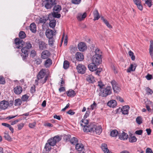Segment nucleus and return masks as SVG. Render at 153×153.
Here are the masks:
<instances>
[{
    "mask_svg": "<svg viewBox=\"0 0 153 153\" xmlns=\"http://www.w3.org/2000/svg\"><path fill=\"white\" fill-rule=\"evenodd\" d=\"M15 43L16 45V48L20 49L22 52L21 56L23 60H25L28 56L29 50L25 47H23L25 42L21 39L16 38L15 39Z\"/></svg>",
    "mask_w": 153,
    "mask_h": 153,
    "instance_id": "nucleus-1",
    "label": "nucleus"
},
{
    "mask_svg": "<svg viewBox=\"0 0 153 153\" xmlns=\"http://www.w3.org/2000/svg\"><path fill=\"white\" fill-rule=\"evenodd\" d=\"M89 129L85 130L88 131V132L95 133L97 134H100L102 131V127L101 126H97L94 123H92L90 124Z\"/></svg>",
    "mask_w": 153,
    "mask_h": 153,
    "instance_id": "nucleus-2",
    "label": "nucleus"
},
{
    "mask_svg": "<svg viewBox=\"0 0 153 153\" xmlns=\"http://www.w3.org/2000/svg\"><path fill=\"white\" fill-rule=\"evenodd\" d=\"M111 93V89L110 86L107 87L106 88H103L100 90L99 95L102 97H105L110 95Z\"/></svg>",
    "mask_w": 153,
    "mask_h": 153,
    "instance_id": "nucleus-3",
    "label": "nucleus"
},
{
    "mask_svg": "<svg viewBox=\"0 0 153 153\" xmlns=\"http://www.w3.org/2000/svg\"><path fill=\"white\" fill-rule=\"evenodd\" d=\"M45 74V73L42 70H41L38 74L37 75V78L38 80H40L39 82L42 84L45 83L48 77L46 76L43 80L42 79L43 78Z\"/></svg>",
    "mask_w": 153,
    "mask_h": 153,
    "instance_id": "nucleus-4",
    "label": "nucleus"
},
{
    "mask_svg": "<svg viewBox=\"0 0 153 153\" xmlns=\"http://www.w3.org/2000/svg\"><path fill=\"white\" fill-rule=\"evenodd\" d=\"M61 140V138L58 136H56L54 137L53 138H51L48 141V142L50 144V146H54L56 143L59 142Z\"/></svg>",
    "mask_w": 153,
    "mask_h": 153,
    "instance_id": "nucleus-5",
    "label": "nucleus"
},
{
    "mask_svg": "<svg viewBox=\"0 0 153 153\" xmlns=\"http://www.w3.org/2000/svg\"><path fill=\"white\" fill-rule=\"evenodd\" d=\"M114 92V93H118L121 90V88L117 82L113 80L111 82Z\"/></svg>",
    "mask_w": 153,
    "mask_h": 153,
    "instance_id": "nucleus-6",
    "label": "nucleus"
},
{
    "mask_svg": "<svg viewBox=\"0 0 153 153\" xmlns=\"http://www.w3.org/2000/svg\"><path fill=\"white\" fill-rule=\"evenodd\" d=\"M88 121L82 119L80 121V124L81 126L84 127L83 128V130L84 132H88L87 130L85 131V130L89 129V127L90 126V125L88 124Z\"/></svg>",
    "mask_w": 153,
    "mask_h": 153,
    "instance_id": "nucleus-7",
    "label": "nucleus"
},
{
    "mask_svg": "<svg viewBox=\"0 0 153 153\" xmlns=\"http://www.w3.org/2000/svg\"><path fill=\"white\" fill-rule=\"evenodd\" d=\"M56 0H50L47 1V3L45 4V7L47 9H51L53 6L56 5Z\"/></svg>",
    "mask_w": 153,
    "mask_h": 153,
    "instance_id": "nucleus-8",
    "label": "nucleus"
},
{
    "mask_svg": "<svg viewBox=\"0 0 153 153\" xmlns=\"http://www.w3.org/2000/svg\"><path fill=\"white\" fill-rule=\"evenodd\" d=\"M92 62H94V63H95V64L97 65H98L102 62V60L101 57L93 56L92 58Z\"/></svg>",
    "mask_w": 153,
    "mask_h": 153,
    "instance_id": "nucleus-9",
    "label": "nucleus"
},
{
    "mask_svg": "<svg viewBox=\"0 0 153 153\" xmlns=\"http://www.w3.org/2000/svg\"><path fill=\"white\" fill-rule=\"evenodd\" d=\"M76 69L78 73L84 74L85 72L86 68L84 65L82 64H79L77 66Z\"/></svg>",
    "mask_w": 153,
    "mask_h": 153,
    "instance_id": "nucleus-10",
    "label": "nucleus"
},
{
    "mask_svg": "<svg viewBox=\"0 0 153 153\" xmlns=\"http://www.w3.org/2000/svg\"><path fill=\"white\" fill-rule=\"evenodd\" d=\"M9 105L8 101L3 100L0 102V108L3 110L7 108Z\"/></svg>",
    "mask_w": 153,
    "mask_h": 153,
    "instance_id": "nucleus-11",
    "label": "nucleus"
},
{
    "mask_svg": "<svg viewBox=\"0 0 153 153\" xmlns=\"http://www.w3.org/2000/svg\"><path fill=\"white\" fill-rule=\"evenodd\" d=\"M78 47L79 50L81 51H84L87 49V46L83 42H80L78 45Z\"/></svg>",
    "mask_w": 153,
    "mask_h": 153,
    "instance_id": "nucleus-12",
    "label": "nucleus"
},
{
    "mask_svg": "<svg viewBox=\"0 0 153 153\" xmlns=\"http://www.w3.org/2000/svg\"><path fill=\"white\" fill-rule=\"evenodd\" d=\"M54 31L51 29L47 30L45 32V35L48 38H53L54 35H55V33L54 34Z\"/></svg>",
    "mask_w": 153,
    "mask_h": 153,
    "instance_id": "nucleus-13",
    "label": "nucleus"
},
{
    "mask_svg": "<svg viewBox=\"0 0 153 153\" xmlns=\"http://www.w3.org/2000/svg\"><path fill=\"white\" fill-rule=\"evenodd\" d=\"M39 48L40 50H42L47 48V45L45 42L43 41H40L38 42Z\"/></svg>",
    "mask_w": 153,
    "mask_h": 153,
    "instance_id": "nucleus-14",
    "label": "nucleus"
},
{
    "mask_svg": "<svg viewBox=\"0 0 153 153\" xmlns=\"http://www.w3.org/2000/svg\"><path fill=\"white\" fill-rule=\"evenodd\" d=\"M97 65L95 64V63L92 62V63L89 64L88 65V67L89 70L92 71H96L97 68Z\"/></svg>",
    "mask_w": 153,
    "mask_h": 153,
    "instance_id": "nucleus-15",
    "label": "nucleus"
},
{
    "mask_svg": "<svg viewBox=\"0 0 153 153\" xmlns=\"http://www.w3.org/2000/svg\"><path fill=\"white\" fill-rule=\"evenodd\" d=\"M14 93L16 94H19L22 91V88L20 86H17L15 87L14 89Z\"/></svg>",
    "mask_w": 153,
    "mask_h": 153,
    "instance_id": "nucleus-16",
    "label": "nucleus"
},
{
    "mask_svg": "<svg viewBox=\"0 0 153 153\" xmlns=\"http://www.w3.org/2000/svg\"><path fill=\"white\" fill-rule=\"evenodd\" d=\"M75 57L76 59L79 61H82L84 59V56L82 53L80 52L77 53L76 54Z\"/></svg>",
    "mask_w": 153,
    "mask_h": 153,
    "instance_id": "nucleus-17",
    "label": "nucleus"
},
{
    "mask_svg": "<svg viewBox=\"0 0 153 153\" xmlns=\"http://www.w3.org/2000/svg\"><path fill=\"white\" fill-rule=\"evenodd\" d=\"M86 16V13H84L82 15L81 13H78L77 16V19L79 21L83 20Z\"/></svg>",
    "mask_w": 153,
    "mask_h": 153,
    "instance_id": "nucleus-18",
    "label": "nucleus"
},
{
    "mask_svg": "<svg viewBox=\"0 0 153 153\" xmlns=\"http://www.w3.org/2000/svg\"><path fill=\"white\" fill-rule=\"evenodd\" d=\"M119 138L121 140H126L128 138V134L123 131L122 132L121 134H119Z\"/></svg>",
    "mask_w": 153,
    "mask_h": 153,
    "instance_id": "nucleus-19",
    "label": "nucleus"
},
{
    "mask_svg": "<svg viewBox=\"0 0 153 153\" xmlns=\"http://www.w3.org/2000/svg\"><path fill=\"white\" fill-rule=\"evenodd\" d=\"M129 107L128 105H125L121 109V110L123 114H127L128 112Z\"/></svg>",
    "mask_w": 153,
    "mask_h": 153,
    "instance_id": "nucleus-20",
    "label": "nucleus"
},
{
    "mask_svg": "<svg viewBox=\"0 0 153 153\" xmlns=\"http://www.w3.org/2000/svg\"><path fill=\"white\" fill-rule=\"evenodd\" d=\"M86 79L89 82L94 83L95 81L94 77L91 75H88L86 76Z\"/></svg>",
    "mask_w": 153,
    "mask_h": 153,
    "instance_id": "nucleus-21",
    "label": "nucleus"
},
{
    "mask_svg": "<svg viewBox=\"0 0 153 153\" xmlns=\"http://www.w3.org/2000/svg\"><path fill=\"white\" fill-rule=\"evenodd\" d=\"M76 149L78 151H82L84 149V146L82 144L77 143L76 145Z\"/></svg>",
    "mask_w": 153,
    "mask_h": 153,
    "instance_id": "nucleus-22",
    "label": "nucleus"
},
{
    "mask_svg": "<svg viewBox=\"0 0 153 153\" xmlns=\"http://www.w3.org/2000/svg\"><path fill=\"white\" fill-rule=\"evenodd\" d=\"M49 55L50 53L48 51L45 50L42 52L41 57L43 59H45L47 58Z\"/></svg>",
    "mask_w": 153,
    "mask_h": 153,
    "instance_id": "nucleus-23",
    "label": "nucleus"
},
{
    "mask_svg": "<svg viewBox=\"0 0 153 153\" xmlns=\"http://www.w3.org/2000/svg\"><path fill=\"white\" fill-rule=\"evenodd\" d=\"M150 45L149 49V53L152 58L153 57V41L151 40L150 41Z\"/></svg>",
    "mask_w": 153,
    "mask_h": 153,
    "instance_id": "nucleus-24",
    "label": "nucleus"
},
{
    "mask_svg": "<svg viewBox=\"0 0 153 153\" xmlns=\"http://www.w3.org/2000/svg\"><path fill=\"white\" fill-rule=\"evenodd\" d=\"M137 66V65L135 63H134V65L131 64L130 67L127 69V72H130L131 71H135Z\"/></svg>",
    "mask_w": 153,
    "mask_h": 153,
    "instance_id": "nucleus-25",
    "label": "nucleus"
},
{
    "mask_svg": "<svg viewBox=\"0 0 153 153\" xmlns=\"http://www.w3.org/2000/svg\"><path fill=\"white\" fill-rule=\"evenodd\" d=\"M117 102L114 100H112L109 101L107 103L108 106L110 107H114L117 105Z\"/></svg>",
    "mask_w": 153,
    "mask_h": 153,
    "instance_id": "nucleus-26",
    "label": "nucleus"
},
{
    "mask_svg": "<svg viewBox=\"0 0 153 153\" xmlns=\"http://www.w3.org/2000/svg\"><path fill=\"white\" fill-rule=\"evenodd\" d=\"M101 147L105 153H109V150L108 149L106 144L105 143L102 144Z\"/></svg>",
    "mask_w": 153,
    "mask_h": 153,
    "instance_id": "nucleus-27",
    "label": "nucleus"
},
{
    "mask_svg": "<svg viewBox=\"0 0 153 153\" xmlns=\"http://www.w3.org/2000/svg\"><path fill=\"white\" fill-rule=\"evenodd\" d=\"M54 6V7L53 8V12H56V13H59L61 10L62 7L61 6L57 5Z\"/></svg>",
    "mask_w": 153,
    "mask_h": 153,
    "instance_id": "nucleus-28",
    "label": "nucleus"
},
{
    "mask_svg": "<svg viewBox=\"0 0 153 153\" xmlns=\"http://www.w3.org/2000/svg\"><path fill=\"white\" fill-rule=\"evenodd\" d=\"M94 20H98L100 18L99 14L97 10H95L93 12Z\"/></svg>",
    "mask_w": 153,
    "mask_h": 153,
    "instance_id": "nucleus-29",
    "label": "nucleus"
},
{
    "mask_svg": "<svg viewBox=\"0 0 153 153\" xmlns=\"http://www.w3.org/2000/svg\"><path fill=\"white\" fill-rule=\"evenodd\" d=\"M75 92L72 90H70L66 92V94L68 97H74L76 95Z\"/></svg>",
    "mask_w": 153,
    "mask_h": 153,
    "instance_id": "nucleus-30",
    "label": "nucleus"
},
{
    "mask_svg": "<svg viewBox=\"0 0 153 153\" xmlns=\"http://www.w3.org/2000/svg\"><path fill=\"white\" fill-rule=\"evenodd\" d=\"M52 64V60L50 58L47 59L45 62L44 65L46 68L49 67Z\"/></svg>",
    "mask_w": 153,
    "mask_h": 153,
    "instance_id": "nucleus-31",
    "label": "nucleus"
},
{
    "mask_svg": "<svg viewBox=\"0 0 153 153\" xmlns=\"http://www.w3.org/2000/svg\"><path fill=\"white\" fill-rule=\"evenodd\" d=\"M30 29L31 32L35 33L36 32V27L35 24L34 23H31L30 26Z\"/></svg>",
    "mask_w": 153,
    "mask_h": 153,
    "instance_id": "nucleus-32",
    "label": "nucleus"
},
{
    "mask_svg": "<svg viewBox=\"0 0 153 153\" xmlns=\"http://www.w3.org/2000/svg\"><path fill=\"white\" fill-rule=\"evenodd\" d=\"M70 142L72 144L75 145L78 143V141L77 138L73 137L70 139Z\"/></svg>",
    "mask_w": 153,
    "mask_h": 153,
    "instance_id": "nucleus-33",
    "label": "nucleus"
},
{
    "mask_svg": "<svg viewBox=\"0 0 153 153\" xmlns=\"http://www.w3.org/2000/svg\"><path fill=\"white\" fill-rule=\"evenodd\" d=\"M70 52L71 53H74L77 51V48L76 46L71 45L69 48Z\"/></svg>",
    "mask_w": 153,
    "mask_h": 153,
    "instance_id": "nucleus-34",
    "label": "nucleus"
},
{
    "mask_svg": "<svg viewBox=\"0 0 153 153\" xmlns=\"http://www.w3.org/2000/svg\"><path fill=\"white\" fill-rule=\"evenodd\" d=\"M118 134V131L114 129L110 133L111 136L112 137H117Z\"/></svg>",
    "mask_w": 153,
    "mask_h": 153,
    "instance_id": "nucleus-35",
    "label": "nucleus"
},
{
    "mask_svg": "<svg viewBox=\"0 0 153 153\" xmlns=\"http://www.w3.org/2000/svg\"><path fill=\"white\" fill-rule=\"evenodd\" d=\"M56 25V21L54 20H52L50 21L49 23V26L52 28H54Z\"/></svg>",
    "mask_w": 153,
    "mask_h": 153,
    "instance_id": "nucleus-36",
    "label": "nucleus"
},
{
    "mask_svg": "<svg viewBox=\"0 0 153 153\" xmlns=\"http://www.w3.org/2000/svg\"><path fill=\"white\" fill-rule=\"evenodd\" d=\"M94 56H98L101 57L102 52L99 49L97 48L96 49L95 51V54Z\"/></svg>",
    "mask_w": 153,
    "mask_h": 153,
    "instance_id": "nucleus-37",
    "label": "nucleus"
},
{
    "mask_svg": "<svg viewBox=\"0 0 153 153\" xmlns=\"http://www.w3.org/2000/svg\"><path fill=\"white\" fill-rule=\"evenodd\" d=\"M129 142L130 143H134L136 142L137 139L134 136H130L129 138Z\"/></svg>",
    "mask_w": 153,
    "mask_h": 153,
    "instance_id": "nucleus-38",
    "label": "nucleus"
},
{
    "mask_svg": "<svg viewBox=\"0 0 153 153\" xmlns=\"http://www.w3.org/2000/svg\"><path fill=\"white\" fill-rule=\"evenodd\" d=\"M14 105L15 106L20 105L22 104V101L20 99H17L15 100Z\"/></svg>",
    "mask_w": 153,
    "mask_h": 153,
    "instance_id": "nucleus-39",
    "label": "nucleus"
},
{
    "mask_svg": "<svg viewBox=\"0 0 153 153\" xmlns=\"http://www.w3.org/2000/svg\"><path fill=\"white\" fill-rule=\"evenodd\" d=\"M19 37L21 39H24L26 37V34L24 31H21L19 33Z\"/></svg>",
    "mask_w": 153,
    "mask_h": 153,
    "instance_id": "nucleus-40",
    "label": "nucleus"
},
{
    "mask_svg": "<svg viewBox=\"0 0 153 153\" xmlns=\"http://www.w3.org/2000/svg\"><path fill=\"white\" fill-rule=\"evenodd\" d=\"M69 62L67 60L65 61L63 63V68L65 69H67L69 68Z\"/></svg>",
    "mask_w": 153,
    "mask_h": 153,
    "instance_id": "nucleus-41",
    "label": "nucleus"
},
{
    "mask_svg": "<svg viewBox=\"0 0 153 153\" xmlns=\"http://www.w3.org/2000/svg\"><path fill=\"white\" fill-rule=\"evenodd\" d=\"M58 13H56V12H53L52 13V15L53 17L55 18H59L61 17L60 14Z\"/></svg>",
    "mask_w": 153,
    "mask_h": 153,
    "instance_id": "nucleus-42",
    "label": "nucleus"
},
{
    "mask_svg": "<svg viewBox=\"0 0 153 153\" xmlns=\"http://www.w3.org/2000/svg\"><path fill=\"white\" fill-rule=\"evenodd\" d=\"M32 46V45L30 42H27L25 43V46L24 47H25L27 49L29 50L31 48Z\"/></svg>",
    "mask_w": 153,
    "mask_h": 153,
    "instance_id": "nucleus-43",
    "label": "nucleus"
},
{
    "mask_svg": "<svg viewBox=\"0 0 153 153\" xmlns=\"http://www.w3.org/2000/svg\"><path fill=\"white\" fill-rule=\"evenodd\" d=\"M49 45L51 46H52L53 45V42H54V39L53 38H48Z\"/></svg>",
    "mask_w": 153,
    "mask_h": 153,
    "instance_id": "nucleus-44",
    "label": "nucleus"
},
{
    "mask_svg": "<svg viewBox=\"0 0 153 153\" xmlns=\"http://www.w3.org/2000/svg\"><path fill=\"white\" fill-rule=\"evenodd\" d=\"M4 137L6 140L10 141L11 140V138L10 137V136L7 133H4Z\"/></svg>",
    "mask_w": 153,
    "mask_h": 153,
    "instance_id": "nucleus-45",
    "label": "nucleus"
},
{
    "mask_svg": "<svg viewBox=\"0 0 153 153\" xmlns=\"http://www.w3.org/2000/svg\"><path fill=\"white\" fill-rule=\"evenodd\" d=\"M136 121L138 124H140L142 123V118L141 117H138L136 119Z\"/></svg>",
    "mask_w": 153,
    "mask_h": 153,
    "instance_id": "nucleus-46",
    "label": "nucleus"
},
{
    "mask_svg": "<svg viewBox=\"0 0 153 153\" xmlns=\"http://www.w3.org/2000/svg\"><path fill=\"white\" fill-rule=\"evenodd\" d=\"M48 18L47 17L46 18H45L44 17L41 18L39 20L40 22L42 23H45L48 20Z\"/></svg>",
    "mask_w": 153,
    "mask_h": 153,
    "instance_id": "nucleus-47",
    "label": "nucleus"
},
{
    "mask_svg": "<svg viewBox=\"0 0 153 153\" xmlns=\"http://www.w3.org/2000/svg\"><path fill=\"white\" fill-rule=\"evenodd\" d=\"M29 97V96L27 94H25L22 96V100L23 101H27Z\"/></svg>",
    "mask_w": 153,
    "mask_h": 153,
    "instance_id": "nucleus-48",
    "label": "nucleus"
},
{
    "mask_svg": "<svg viewBox=\"0 0 153 153\" xmlns=\"http://www.w3.org/2000/svg\"><path fill=\"white\" fill-rule=\"evenodd\" d=\"M146 91L148 94H152L153 93L152 90L148 87L146 88Z\"/></svg>",
    "mask_w": 153,
    "mask_h": 153,
    "instance_id": "nucleus-49",
    "label": "nucleus"
},
{
    "mask_svg": "<svg viewBox=\"0 0 153 153\" xmlns=\"http://www.w3.org/2000/svg\"><path fill=\"white\" fill-rule=\"evenodd\" d=\"M50 146V145L48 143L46 144L45 148L47 151H50V150L51 148Z\"/></svg>",
    "mask_w": 153,
    "mask_h": 153,
    "instance_id": "nucleus-50",
    "label": "nucleus"
},
{
    "mask_svg": "<svg viewBox=\"0 0 153 153\" xmlns=\"http://www.w3.org/2000/svg\"><path fill=\"white\" fill-rule=\"evenodd\" d=\"M145 4H146L149 7H150L152 4V1L151 0H146L145 1Z\"/></svg>",
    "mask_w": 153,
    "mask_h": 153,
    "instance_id": "nucleus-51",
    "label": "nucleus"
},
{
    "mask_svg": "<svg viewBox=\"0 0 153 153\" xmlns=\"http://www.w3.org/2000/svg\"><path fill=\"white\" fill-rule=\"evenodd\" d=\"M36 55V52L34 50H32L30 52V56L33 57H34Z\"/></svg>",
    "mask_w": 153,
    "mask_h": 153,
    "instance_id": "nucleus-52",
    "label": "nucleus"
},
{
    "mask_svg": "<svg viewBox=\"0 0 153 153\" xmlns=\"http://www.w3.org/2000/svg\"><path fill=\"white\" fill-rule=\"evenodd\" d=\"M98 86L100 87V89H101L102 88H103V87L104 86V85L102 84L101 81H98Z\"/></svg>",
    "mask_w": 153,
    "mask_h": 153,
    "instance_id": "nucleus-53",
    "label": "nucleus"
},
{
    "mask_svg": "<svg viewBox=\"0 0 153 153\" xmlns=\"http://www.w3.org/2000/svg\"><path fill=\"white\" fill-rule=\"evenodd\" d=\"M97 104L95 102V101L94 102L93 104L91 105V108L92 110L95 109L97 106Z\"/></svg>",
    "mask_w": 153,
    "mask_h": 153,
    "instance_id": "nucleus-54",
    "label": "nucleus"
},
{
    "mask_svg": "<svg viewBox=\"0 0 153 153\" xmlns=\"http://www.w3.org/2000/svg\"><path fill=\"white\" fill-rule=\"evenodd\" d=\"M81 0H72V2L75 4H79L81 1Z\"/></svg>",
    "mask_w": 153,
    "mask_h": 153,
    "instance_id": "nucleus-55",
    "label": "nucleus"
},
{
    "mask_svg": "<svg viewBox=\"0 0 153 153\" xmlns=\"http://www.w3.org/2000/svg\"><path fill=\"white\" fill-rule=\"evenodd\" d=\"M5 82L4 79L2 76H0V84H4Z\"/></svg>",
    "mask_w": 153,
    "mask_h": 153,
    "instance_id": "nucleus-56",
    "label": "nucleus"
},
{
    "mask_svg": "<svg viewBox=\"0 0 153 153\" xmlns=\"http://www.w3.org/2000/svg\"><path fill=\"white\" fill-rule=\"evenodd\" d=\"M102 71V69L101 68H97V69L95 71H96L95 72V73L96 75L99 76L100 72Z\"/></svg>",
    "mask_w": 153,
    "mask_h": 153,
    "instance_id": "nucleus-57",
    "label": "nucleus"
},
{
    "mask_svg": "<svg viewBox=\"0 0 153 153\" xmlns=\"http://www.w3.org/2000/svg\"><path fill=\"white\" fill-rule=\"evenodd\" d=\"M145 77L147 80H149L152 78V76L151 74H148Z\"/></svg>",
    "mask_w": 153,
    "mask_h": 153,
    "instance_id": "nucleus-58",
    "label": "nucleus"
},
{
    "mask_svg": "<svg viewBox=\"0 0 153 153\" xmlns=\"http://www.w3.org/2000/svg\"><path fill=\"white\" fill-rule=\"evenodd\" d=\"M30 92L32 93H33L36 91L35 87L34 85L32 86L30 89Z\"/></svg>",
    "mask_w": 153,
    "mask_h": 153,
    "instance_id": "nucleus-59",
    "label": "nucleus"
},
{
    "mask_svg": "<svg viewBox=\"0 0 153 153\" xmlns=\"http://www.w3.org/2000/svg\"><path fill=\"white\" fill-rule=\"evenodd\" d=\"M35 62H36V64L38 65L40 64L41 63L42 61L41 59L38 58L35 60Z\"/></svg>",
    "mask_w": 153,
    "mask_h": 153,
    "instance_id": "nucleus-60",
    "label": "nucleus"
},
{
    "mask_svg": "<svg viewBox=\"0 0 153 153\" xmlns=\"http://www.w3.org/2000/svg\"><path fill=\"white\" fill-rule=\"evenodd\" d=\"M36 123L35 122H33L32 123H30L29 124V126L31 128H33L36 126Z\"/></svg>",
    "mask_w": 153,
    "mask_h": 153,
    "instance_id": "nucleus-61",
    "label": "nucleus"
},
{
    "mask_svg": "<svg viewBox=\"0 0 153 153\" xmlns=\"http://www.w3.org/2000/svg\"><path fill=\"white\" fill-rule=\"evenodd\" d=\"M133 1L135 4L137 5V6L141 3L140 0H133Z\"/></svg>",
    "mask_w": 153,
    "mask_h": 153,
    "instance_id": "nucleus-62",
    "label": "nucleus"
},
{
    "mask_svg": "<svg viewBox=\"0 0 153 153\" xmlns=\"http://www.w3.org/2000/svg\"><path fill=\"white\" fill-rule=\"evenodd\" d=\"M24 124L23 123H21L18 125V129L19 130H21L24 126Z\"/></svg>",
    "mask_w": 153,
    "mask_h": 153,
    "instance_id": "nucleus-63",
    "label": "nucleus"
},
{
    "mask_svg": "<svg viewBox=\"0 0 153 153\" xmlns=\"http://www.w3.org/2000/svg\"><path fill=\"white\" fill-rule=\"evenodd\" d=\"M142 133L143 130H142L136 131L135 132V133L136 134L139 135H141L142 134Z\"/></svg>",
    "mask_w": 153,
    "mask_h": 153,
    "instance_id": "nucleus-64",
    "label": "nucleus"
}]
</instances>
